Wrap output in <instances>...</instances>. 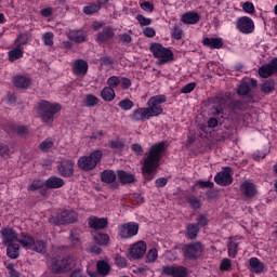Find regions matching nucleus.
<instances>
[{"mask_svg":"<svg viewBox=\"0 0 277 277\" xmlns=\"http://www.w3.org/2000/svg\"><path fill=\"white\" fill-rule=\"evenodd\" d=\"M144 254H146V242L141 240L130 248L129 259H142Z\"/></svg>","mask_w":277,"mask_h":277,"instance_id":"obj_12","label":"nucleus"},{"mask_svg":"<svg viewBox=\"0 0 277 277\" xmlns=\"http://www.w3.org/2000/svg\"><path fill=\"white\" fill-rule=\"evenodd\" d=\"M116 265H118V267H127V259L117 255L116 260H115Z\"/></svg>","mask_w":277,"mask_h":277,"instance_id":"obj_61","label":"nucleus"},{"mask_svg":"<svg viewBox=\"0 0 277 277\" xmlns=\"http://www.w3.org/2000/svg\"><path fill=\"white\" fill-rule=\"evenodd\" d=\"M144 36H146V38H155V30L151 27H146L143 30Z\"/></svg>","mask_w":277,"mask_h":277,"instance_id":"obj_62","label":"nucleus"},{"mask_svg":"<svg viewBox=\"0 0 277 277\" xmlns=\"http://www.w3.org/2000/svg\"><path fill=\"white\" fill-rule=\"evenodd\" d=\"M250 271L254 274H262L263 269H265V264H263L258 258H251L249 260Z\"/></svg>","mask_w":277,"mask_h":277,"instance_id":"obj_26","label":"nucleus"},{"mask_svg":"<svg viewBox=\"0 0 277 277\" xmlns=\"http://www.w3.org/2000/svg\"><path fill=\"white\" fill-rule=\"evenodd\" d=\"M237 27L241 34H252L254 31V22L248 16L239 17Z\"/></svg>","mask_w":277,"mask_h":277,"instance_id":"obj_14","label":"nucleus"},{"mask_svg":"<svg viewBox=\"0 0 277 277\" xmlns=\"http://www.w3.org/2000/svg\"><path fill=\"white\" fill-rule=\"evenodd\" d=\"M0 235L2 237L3 246L18 242V234L14 232L12 227H2L0 229Z\"/></svg>","mask_w":277,"mask_h":277,"instance_id":"obj_9","label":"nucleus"},{"mask_svg":"<svg viewBox=\"0 0 277 277\" xmlns=\"http://www.w3.org/2000/svg\"><path fill=\"white\" fill-rule=\"evenodd\" d=\"M242 10L247 12V14H254V4L252 2H245Z\"/></svg>","mask_w":277,"mask_h":277,"instance_id":"obj_55","label":"nucleus"},{"mask_svg":"<svg viewBox=\"0 0 277 277\" xmlns=\"http://www.w3.org/2000/svg\"><path fill=\"white\" fill-rule=\"evenodd\" d=\"M181 21L184 25H196V23L200 22V15L194 11L186 12L182 15Z\"/></svg>","mask_w":277,"mask_h":277,"instance_id":"obj_22","label":"nucleus"},{"mask_svg":"<svg viewBox=\"0 0 277 277\" xmlns=\"http://www.w3.org/2000/svg\"><path fill=\"white\" fill-rule=\"evenodd\" d=\"M188 205H190L192 209H200V199L196 196H188L186 198Z\"/></svg>","mask_w":277,"mask_h":277,"instance_id":"obj_45","label":"nucleus"},{"mask_svg":"<svg viewBox=\"0 0 277 277\" xmlns=\"http://www.w3.org/2000/svg\"><path fill=\"white\" fill-rule=\"evenodd\" d=\"M79 215L72 210H65L58 215L57 224H75Z\"/></svg>","mask_w":277,"mask_h":277,"instance_id":"obj_15","label":"nucleus"},{"mask_svg":"<svg viewBox=\"0 0 277 277\" xmlns=\"http://www.w3.org/2000/svg\"><path fill=\"white\" fill-rule=\"evenodd\" d=\"M220 268L222 272H228V269H230V261L228 259H223Z\"/></svg>","mask_w":277,"mask_h":277,"instance_id":"obj_58","label":"nucleus"},{"mask_svg":"<svg viewBox=\"0 0 277 277\" xmlns=\"http://www.w3.org/2000/svg\"><path fill=\"white\" fill-rule=\"evenodd\" d=\"M44 185V182L36 180L28 186V192H36L37 189H42Z\"/></svg>","mask_w":277,"mask_h":277,"instance_id":"obj_48","label":"nucleus"},{"mask_svg":"<svg viewBox=\"0 0 277 277\" xmlns=\"http://www.w3.org/2000/svg\"><path fill=\"white\" fill-rule=\"evenodd\" d=\"M238 243L235 242V241H230L228 243V255L232 258V259H235V256H237V248H238Z\"/></svg>","mask_w":277,"mask_h":277,"instance_id":"obj_47","label":"nucleus"},{"mask_svg":"<svg viewBox=\"0 0 277 277\" xmlns=\"http://www.w3.org/2000/svg\"><path fill=\"white\" fill-rule=\"evenodd\" d=\"M140 233V224L137 223H124L119 227V236L121 239H131Z\"/></svg>","mask_w":277,"mask_h":277,"instance_id":"obj_8","label":"nucleus"},{"mask_svg":"<svg viewBox=\"0 0 277 277\" xmlns=\"http://www.w3.org/2000/svg\"><path fill=\"white\" fill-rule=\"evenodd\" d=\"M141 8L145 11V12H153L155 10V4H153L149 1H145L143 3H141Z\"/></svg>","mask_w":277,"mask_h":277,"instance_id":"obj_57","label":"nucleus"},{"mask_svg":"<svg viewBox=\"0 0 277 277\" xmlns=\"http://www.w3.org/2000/svg\"><path fill=\"white\" fill-rule=\"evenodd\" d=\"M30 84H31V80H29L25 76H17L13 79V85H15V88H21L25 90L29 88Z\"/></svg>","mask_w":277,"mask_h":277,"instance_id":"obj_28","label":"nucleus"},{"mask_svg":"<svg viewBox=\"0 0 277 277\" xmlns=\"http://www.w3.org/2000/svg\"><path fill=\"white\" fill-rule=\"evenodd\" d=\"M133 38L129 34L121 35L119 39V42H121V44H131Z\"/></svg>","mask_w":277,"mask_h":277,"instance_id":"obj_56","label":"nucleus"},{"mask_svg":"<svg viewBox=\"0 0 277 277\" xmlns=\"http://www.w3.org/2000/svg\"><path fill=\"white\" fill-rule=\"evenodd\" d=\"M162 274L172 277H187V268L185 266H163Z\"/></svg>","mask_w":277,"mask_h":277,"instance_id":"obj_13","label":"nucleus"},{"mask_svg":"<svg viewBox=\"0 0 277 277\" xmlns=\"http://www.w3.org/2000/svg\"><path fill=\"white\" fill-rule=\"evenodd\" d=\"M57 170L61 176L69 179V176H72V174H75V161L68 159L62 160L58 163Z\"/></svg>","mask_w":277,"mask_h":277,"instance_id":"obj_10","label":"nucleus"},{"mask_svg":"<svg viewBox=\"0 0 277 277\" xmlns=\"http://www.w3.org/2000/svg\"><path fill=\"white\" fill-rule=\"evenodd\" d=\"M196 88V82H190L186 85H184L181 89L182 94H189V92H194V89Z\"/></svg>","mask_w":277,"mask_h":277,"instance_id":"obj_54","label":"nucleus"},{"mask_svg":"<svg viewBox=\"0 0 277 277\" xmlns=\"http://www.w3.org/2000/svg\"><path fill=\"white\" fill-rule=\"evenodd\" d=\"M268 65L271 66V70H273V74H277V58H273Z\"/></svg>","mask_w":277,"mask_h":277,"instance_id":"obj_64","label":"nucleus"},{"mask_svg":"<svg viewBox=\"0 0 277 277\" xmlns=\"http://www.w3.org/2000/svg\"><path fill=\"white\" fill-rule=\"evenodd\" d=\"M214 183L222 185V187H228L233 183V176H230V172L228 171L219 172L214 176Z\"/></svg>","mask_w":277,"mask_h":277,"instance_id":"obj_19","label":"nucleus"},{"mask_svg":"<svg viewBox=\"0 0 277 277\" xmlns=\"http://www.w3.org/2000/svg\"><path fill=\"white\" fill-rule=\"evenodd\" d=\"M88 224L90 228H93L94 230H103L107 228L109 221H107V219L105 217L98 219L95 216H91L89 217Z\"/></svg>","mask_w":277,"mask_h":277,"instance_id":"obj_17","label":"nucleus"},{"mask_svg":"<svg viewBox=\"0 0 277 277\" xmlns=\"http://www.w3.org/2000/svg\"><path fill=\"white\" fill-rule=\"evenodd\" d=\"M76 262L72 256H65V258H51L50 264L48 269L51 274H68L75 267Z\"/></svg>","mask_w":277,"mask_h":277,"instance_id":"obj_3","label":"nucleus"},{"mask_svg":"<svg viewBox=\"0 0 277 277\" xmlns=\"http://www.w3.org/2000/svg\"><path fill=\"white\" fill-rule=\"evenodd\" d=\"M171 36L174 40H181V38H183V29L179 26H174L171 31Z\"/></svg>","mask_w":277,"mask_h":277,"instance_id":"obj_51","label":"nucleus"},{"mask_svg":"<svg viewBox=\"0 0 277 277\" xmlns=\"http://www.w3.org/2000/svg\"><path fill=\"white\" fill-rule=\"evenodd\" d=\"M114 36H116L114 28L106 26L96 35L95 40L96 42H109Z\"/></svg>","mask_w":277,"mask_h":277,"instance_id":"obj_20","label":"nucleus"},{"mask_svg":"<svg viewBox=\"0 0 277 277\" xmlns=\"http://www.w3.org/2000/svg\"><path fill=\"white\" fill-rule=\"evenodd\" d=\"M23 57V49L16 45L13 50L9 51V62H16V60H21Z\"/></svg>","mask_w":277,"mask_h":277,"instance_id":"obj_35","label":"nucleus"},{"mask_svg":"<svg viewBox=\"0 0 277 277\" xmlns=\"http://www.w3.org/2000/svg\"><path fill=\"white\" fill-rule=\"evenodd\" d=\"M94 241L98 243V246H107L109 243V235L96 233L94 235Z\"/></svg>","mask_w":277,"mask_h":277,"instance_id":"obj_38","label":"nucleus"},{"mask_svg":"<svg viewBox=\"0 0 277 277\" xmlns=\"http://www.w3.org/2000/svg\"><path fill=\"white\" fill-rule=\"evenodd\" d=\"M68 39L71 42H76L77 44H81V42H85V35H83L79 31L70 30L68 32Z\"/></svg>","mask_w":277,"mask_h":277,"instance_id":"obj_32","label":"nucleus"},{"mask_svg":"<svg viewBox=\"0 0 277 277\" xmlns=\"http://www.w3.org/2000/svg\"><path fill=\"white\" fill-rule=\"evenodd\" d=\"M102 183L110 185L111 189H118L120 184L116 181V172L114 170H104L101 173Z\"/></svg>","mask_w":277,"mask_h":277,"instance_id":"obj_11","label":"nucleus"},{"mask_svg":"<svg viewBox=\"0 0 277 277\" xmlns=\"http://www.w3.org/2000/svg\"><path fill=\"white\" fill-rule=\"evenodd\" d=\"M131 149L133 150V153H135L136 155H144V149L142 148V145L135 143L131 145Z\"/></svg>","mask_w":277,"mask_h":277,"instance_id":"obj_59","label":"nucleus"},{"mask_svg":"<svg viewBox=\"0 0 277 277\" xmlns=\"http://www.w3.org/2000/svg\"><path fill=\"white\" fill-rule=\"evenodd\" d=\"M98 102H100L98 97H96L93 94H88L84 100V105L87 107H96V105H98Z\"/></svg>","mask_w":277,"mask_h":277,"instance_id":"obj_41","label":"nucleus"},{"mask_svg":"<svg viewBox=\"0 0 277 277\" xmlns=\"http://www.w3.org/2000/svg\"><path fill=\"white\" fill-rule=\"evenodd\" d=\"M148 116H150V110L148 108H138L133 111L130 118L136 122H140V120L144 121L146 118H150Z\"/></svg>","mask_w":277,"mask_h":277,"instance_id":"obj_24","label":"nucleus"},{"mask_svg":"<svg viewBox=\"0 0 277 277\" xmlns=\"http://www.w3.org/2000/svg\"><path fill=\"white\" fill-rule=\"evenodd\" d=\"M45 187L48 189H60V187H64V180L58 176H51L45 181Z\"/></svg>","mask_w":277,"mask_h":277,"instance_id":"obj_25","label":"nucleus"},{"mask_svg":"<svg viewBox=\"0 0 277 277\" xmlns=\"http://www.w3.org/2000/svg\"><path fill=\"white\" fill-rule=\"evenodd\" d=\"M88 62L83 60H76L72 66V72L77 77H85L88 75Z\"/></svg>","mask_w":277,"mask_h":277,"instance_id":"obj_18","label":"nucleus"},{"mask_svg":"<svg viewBox=\"0 0 277 277\" xmlns=\"http://www.w3.org/2000/svg\"><path fill=\"white\" fill-rule=\"evenodd\" d=\"M62 111V105L60 103H51L47 100H41L37 103V113L41 122L51 124L55 120V115Z\"/></svg>","mask_w":277,"mask_h":277,"instance_id":"obj_2","label":"nucleus"},{"mask_svg":"<svg viewBox=\"0 0 277 277\" xmlns=\"http://www.w3.org/2000/svg\"><path fill=\"white\" fill-rule=\"evenodd\" d=\"M251 92H252V89H250V85L247 84V82H241L237 87V95L238 96H250Z\"/></svg>","mask_w":277,"mask_h":277,"instance_id":"obj_36","label":"nucleus"},{"mask_svg":"<svg viewBox=\"0 0 277 277\" xmlns=\"http://www.w3.org/2000/svg\"><path fill=\"white\" fill-rule=\"evenodd\" d=\"M35 239L31 235L22 233L21 237H18L17 243H21L23 248H31L34 246Z\"/></svg>","mask_w":277,"mask_h":277,"instance_id":"obj_30","label":"nucleus"},{"mask_svg":"<svg viewBox=\"0 0 277 277\" xmlns=\"http://www.w3.org/2000/svg\"><path fill=\"white\" fill-rule=\"evenodd\" d=\"M200 233V227L196 223H192L187 226L186 237L187 239H196Z\"/></svg>","mask_w":277,"mask_h":277,"instance_id":"obj_34","label":"nucleus"},{"mask_svg":"<svg viewBox=\"0 0 277 277\" xmlns=\"http://www.w3.org/2000/svg\"><path fill=\"white\" fill-rule=\"evenodd\" d=\"M27 42H29V35L27 34H21L18 35V37L15 40V44L16 47H25V44H27Z\"/></svg>","mask_w":277,"mask_h":277,"instance_id":"obj_42","label":"nucleus"},{"mask_svg":"<svg viewBox=\"0 0 277 277\" xmlns=\"http://www.w3.org/2000/svg\"><path fill=\"white\" fill-rule=\"evenodd\" d=\"M117 179L121 185H131L135 183V175L124 171V170H118L117 171Z\"/></svg>","mask_w":277,"mask_h":277,"instance_id":"obj_21","label":"nucleus"},{"mask_svg":"<svg viewBox=\"0 0 277 277\" xmlns=\"http://www.w3.org/2000/svg\"><path fill=\"white\" fill-rule=\"evenodd\" d=\"M118 105L124 111H129L130 109H133V101L129 98L120 101Z\"/></svg>","mask_w":277,"mask_h":277,"instance_id":"obj_43","label":"nucleus"},{"mask_svg":"<svg viewBox=\"0 0 277 277\" xmlns=\"http://www.w3.org/2000/svg\"><path fill=\"white\" fill-rule=\"evenodd\" d=\"M260 88L261 92H263L264 94H269L274 92V88H276V82H274V80H267L266 82L262 83Z\"/></svg>","mask_w":277,"mask_h":277,"instance_id":"obj_39","label":"nucleus"},{"mask_svg":"<svg viewBox=\"0 0 277 277\" xmlns=\"http://www.w3.org/2000/svg\"><path fill=\"white\" fill-rule=\"evenodd\" d=\"M183 254L186 259L190 261H196V259H200L202 256L205 249L202 248V243L200 241L187 243L183 247Z\"/></svg>","mask_w":277,"mask_h":277,"instance_id":"obj_6","label":"nucleus"},{"mask_svg":"<svg viewBox=\"0 0 277 277\" xmlns=\"http://www.w3.org/2000/svg\"><path fill=\"white\" fill-rule=\"evenodd\" d=\"M136 21H138L141 27H146L153 23V19L145 17L142 14L136 15Z\"/></svg>","mask_w":277,"mask_h":277,"instance_id":"obj_49","label":"nucleus"},{"mask_svg":"<svg viewBox=\"0 0 277 277\" xmlns=\"http://www.w3.org/2000/svg\"><path fill=\"white\" fill-rule=\"evenodd\" d=\"M18 250H21L19 243L13 242V243L6 245V256H9V259H18L19 256Z\"/></svg>","mask_w":277,"mask_h":277,"instance_id":"obj_27","label":"nucleus"},{"mask_svg":"<svg viewBox=\"0 0 277 277\" xmlns=\"http://www.w3.org/2000/svg\"><path fill=\"white\" fill-rule=\"evenodd\" d=\"M53 38H54V35L51 31H48L42 35V40L45 47H53Z\"/></svg>","mask_w":277,"mask_h":277,"instance_id":"obj_46","label":"nucleus"},{"mask_svg":"<svg viewBox=\"0 0 277 277\" xmlns=\"http://www.w3.org/2000/svg\"><path fill=\"white\" fill-rule=\"evenodd\" d=\"M39 148H40V150H42V153H49V150H51V148H53V141L48 138V140L41 142L39 144Z\"/></svg>","mask_w":277,"mask_h":277,"instance_id":"obj_44","label":"nucleus"},{"mask_svg":"<svg viewBox=\"0 0 277 277\" xmlns=\"http://www.w3.org/2000/svg\"><path fill=\"white\" fill-rule=\"evenodd\" d=\"M259 75L260 77H262V79H267L268 77H272V75H274V71L272 70L269 64H266L259 68Z\"/></svg>","mask_w":277,"mask_h":277,"instance_id":"obj_40","label":"nucleus"},{"mask_svg":"<svg viewBox=\"0 0 277 277\" xmlns=\"http://www.w3.org/2000/svg\"><path fill=\"white\" fill-rule=\"evenodd\" d=\"M109 148H113L114 150H122L124 148V142H121L119 140L117 141H110L108 143Z\"/></svg>","mask_w":277,"mask_h":277,"instance_id":"obj_50","label":"nucleus"},{"mask_svg":"<svg viewBox=\"0 0 277 277\" xmlns=\"http://www.w3.org/2000/svg\"><path fill=\"white\" fill-rule=\"evenodd\" d=\"M240 192H242L246 198H254L259 194L256 185L250 181H245L240 184Z\"/></svg>","mask_w":277,"mask_h":277,"instance_id":"obj_16","label":"nucleus"},{"mask_svg":"<svg viewBox=\"0 0 277 277\" xmlns=\"http://www.w3.org/2000/svg\"><path fill=\"white\" fill-rule=\"evenodd\" d=\"M31 248L34 252H38L39 254H44L47 252V243L42 240H34Z\"/></svg>","mask_w":277,"mask_h":277,"instance_id":"obj_37","label":"nucleus"},{"mask_svg":"<svg viewBox=\"0 0 277 277\" xmlns=\"http://www.w3.org/2000/svg\"><path fill=\"white\" fill-rule=\"evenodd\" d=\"M82 12L87 14V16H92L101 12V3H90L89 5L83 6Z\"/></svg>","mask_w":277,"mask_h":277,"instance_id":"obj_33","label":"nucleus"},{"mask_svg":"<svg viewBox=\"0 0 277 277\" xmlns=\"http://www.w3.org/2000/svg\"><path fill=\"white\" fill-rule=\"evenodd\" d=\"M101 97L103 98V101H106L107 103H111V101L116 98V91H114L113 88L105 87L101 91Z\"/></svg>","mask_w":277,"mask_h":277,"instance_id":"obj_31","label":"nucleus"},{"mask_svg":"<svg viewBox=\"0 0 277 277\" xmlns=\"http://www.w3.org/2000/svg\"><path fill=\"white\" fill-rule=\"evenodd\" d=\"M203 47H208V49H222L224 47V41L221 38H209L206 37L202 40Z\"/></svg>","mask_w":277,"mask_h":277,"instance_id":"obj_23","label":"nucleus"},{"mask_svg":"<svg viewBox=\"0 0 277 277\" xmlns=\"http://www.w3.org/2000/svg\"><path fill=\"white\" fill-rule=\"evenodd\" d=\"M159 254L157 249H150L147 253V259L148 261H150L151 263H155V261H157Z\"/></svg>","mask_w":277,"mask_h":277,"instance_id":"obj_53","label":"nucleus"},{"mask_svg":"<svg viewBox=\"0 0 277 277\" xmlns=\"http://www.w3.org/2000/svg\"><path fill=\"white\" fill-rule=\"evenodd\" d=\"M107 84H108V88H111L114 90V88H118V85H120V78L113 76L108 78Z\"/></svg>","mask_w":277,"mask_h":277,"instance_id":"obj_52","label":"nucleus"},{"mask_svg":"<svg viewBox=\"0 0 277 277\" xmlns=\"http://www.w3.org/2000/svg\"><path fill=\"white\" fill-rule=\"evenodd\" d=\"M168 185V180L166 177H159L155 181V186L160 188V187H166Z\"/></svg>","mask_w":277,"mask_h":277,"instance_id":"obj_60","label":"nucleus"},{"mask_svg":"<svg viewBox=\"0 0 277 277\" xmlns=\"http://www.w3.org/2000/svg\"><path fill=\"white\" fill-rule=\"evenodd\" d=\"M103 159V151L101 149H96L91 153L90 156L80 157L78 160V168L83 170V172H90L101 163Z\"/></svg>","mask_w":277,"mask_h":277,"instance_id":"obj_4","label":"nucleus"},{"mask_svg":"<svg viewBox=\"0 0 277 277\" xmlns=\"http://www.w3.org/2000/svg\"><path fill=\"white\" fill-rule=\"evenodd\" d=\"M163 153H166L164 142L154 144L149 148L147 156L143 160L142 167V174L145 181H153V179H155V174H157V170H159V161H161Z\"/></svg>","mask_w":277,"mask_h":277,"instance_id":"obj_1","label":"nucleus"},{"mask_svg":"<svg viewBox=\"0 0 277 277\" xmlns=\"http://www.w3.org/2000/svg\"><path fill=\"white\" fill-rule=\"evenodd\" d=\"M96 269L100 276H109V272H111V266H109L107 262L102 260L96 263Z\"/></svg>","mask_w":277,"mask_h":277,"instance_id":"obj_29","label":"nucleus"},{"mask_svg":"<svg viewBox=\"0 0 277 277\" xmlns=\"http://www.w3.org/2000/svg\"><path fill=\"white\" fill-rule=\"evenodd\" d=\"M161 103H166L164 95H156L148 100V107L145 109L149 110L148 117L153 118V116H161L163 114V108L161 107Z\"/></svg>","mask_w":277,"mask_h":277,"instance_id":"obj_7","label":"nucleus"},{"mask_svg":"<svg viewBox=\"0 0 277 277\" xmlns=\"http://www.w3.org/2000/svg\"><path fill=\"white\" fill-rule=\"evenodd\" d=\"M207 224H208L207 216L200 215L197 217V226L205 227L207 226Z\"/></svg>","mask_w":277,"mask_h":277,"instance_id":"obj_63","label":"nucleus"},{"mask_svg":"<svg viewBox=\"0 0 277 277\" xmlns=\"http://www.w3.org/2000/svg\"><path fill=\"white\" fill-rule=\"evenodd\" d=\"M150 53L156 57L159 64H168L174 60V53L168 48H163L161 43H153L149 48Z\"/></svg>","mask_w":277,"mask_h":277,"instance_id":"obj_5","label":"nucleus"}]
</instances>
